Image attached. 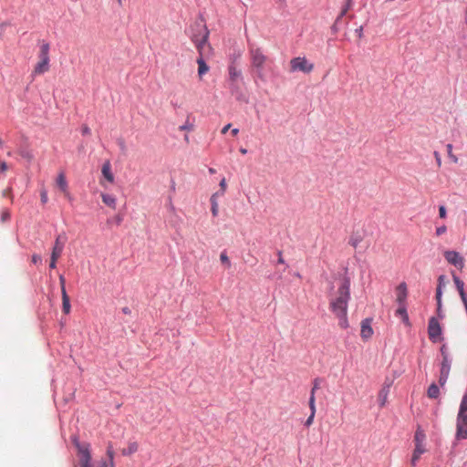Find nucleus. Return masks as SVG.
I'll return each instance as SVG.
<instances>
[{
    "mask_svg": "<svg viewBox=\"0 0 467 467\" xmlns=\"http://www.w3.org/2000/svg\"><path fill=\"white\" fill-rule=\"evenodd\" d=\"M350 300V279L344 277L329 302V308L341 328L348 327V306Z\"/></svg>",
    "mask_w": 467,
    "mask_h": 467,
    "instance_id": "nucleus-1",
    "label": "nucleus"
},
{
    "mask_svg": "<svg viewBox=\"0 0 467 467\" xmlns=\"http://www.w3.org/2000/svg\"><path fill=\"white\" fill-rule=\"evenodd\" d=\"M200 27V34L192 36V40L199 52V57L196 62L198 64V78L202 79V77L209 71L210 67L203 59V49L208 42L209 31L204 25H197Z\"/></svg>",
    "mask_w": 467,
    "mask_h": 467,
    "instance_id": "nucleus-2",
    "label": "nucleus"
},
{
    "mask_svg": "<svg viewBox=\"0 0 467 467\" xmlns=\"http://www.w3.org/2000/svg\"><path fill=\"white\" fill-rule=\"evenodd\" d=\"M49 48L50 47L47 42L43 41L40 45V49L38 53L39 61L34 67V75H41L49 70Z\"/></svg>",
    "mask_w": 467,
    "mask_h": 467,
    "instance_id": "nucleus-3",
    "label": "nucleus"
},
{
    "mask_svg": "<svg viewBox=\"0 0 467 467\" xmlns=\"http://www.w3.org/2000/svg\"><path fill=\"white\" fill-rule=\"evenodd\" d=\"M78 448V458L79 467H94L91 463V453L89 444L75 442Z\"/></svg>",
    "mask_w": 467,
    "mask_h": 467,
    "instance_id": "nucleus-4",
    "label": "nucleus"
},
{
    "mask_svg": "<svg viewBox=\"0 0 467 467\" xmlns=\"http://www.w3.org/2000/svg\"><path fill=\"white\" fill-rule=\"evenodd\" d=\"M250 57L252 66L255 67L258 74L261 75L265 63L266 61V57L264 55L263 51L259 47H251Z\"/></svg>",
    "mask_w": 467,
    "mask_h": 467,
    "instance_id": "nucleus-5",
    "label": "nucleus"
},
{
    "mask_svg": "<svg viewBox=\"0 0 467 467\" xmlns=\"http://www.w3.org/2000/svg\"><path fill=\"white\" fill-rule=\"evenodd\" d=\"M290 67L291 71H301L304 73H310L313 68L314 65L310 63L305 57H297L290 61Z\"/></svg>",
    "mask_w": 467,
    "mask_h": 467,
    "instance_id": "nucleus-6",
    "label": "nucleus"
},
{
    "mask_svg": "<svg viewBox=\"0 0 467 467\" xmlns=\"http://www.w3.org/2000/svg\"><path fill=\"white\" fill-rule=\"evenodd\" d=\"M428 334L430 339L433 343L439 342L442 339L441 327L435 317H431L429 320Z\"/></svg>",
    "mask_w": 467,
    "mask_h": 467,
    "instance_id": "nucleus-7",
    "label": "nucleus"
},
{
    "mask_svg": "<svg viewBox=\"0 0 467 467\" xmlns=\"http://www.w3.org/2000/svg\"><path fill=\"white\" fill-rule=\"evenodd\" d=\"M444 258L450 264L462 270L464 267V258L456 251L446 250L443 253Z\"/></svg>",
    "mask_w": 467,
    "mask_h": 467,
    "instance_id": "nucleus-8",
    "label": "nucleus"
},
{
    "mask_svg": "<svg viewBox=\"0 0 467 467\" xmlns=\"http://www.w3.org/2000/svg\"><path fill=\"white\" fill-rule=\"evenodd\" d=\"M56 183H57V186L58 187V189L64 194V196L70 201L72 199V197L68 191L67 182L66 180V176L63 171L58 173V175L57 177Z\"/></svg>",
    "mask_w": 467,
    "mask_h": 467,
    "instance_id": "nucleus-9",
    "label": "nucleus"
},
{
    "mask_svg": "<svg viewBox=\"0 0 467 467\" xmlns=\"http://www.w3.org/2000/svg\"><path fill=\"white\" fill-rule=\"evenodd\" d=\"M456 436L458 439H467V415L457 417Z\"/></svg>",
    "mask_w": 467,
    "mask_h": 467,
    "instance_id": "nucleus-10",
    "label": "nucleus"
},
{
    "mask_svg": "<svg viewBox=\"0 0 467 467\" xmlns=\"http://www.w3.org/2000/svg\"><path fill=\"white\" fill-rule=\"evenodd\" d=\"M396 302L398 305H406L408 288L405 282L400 283L395 289Z\"/></svg>",
    "mask_w": 467,
    "mask_h": 467,
    "instance_id": "nucleus-11",
    "label": "nucleus"
},
{
    "mask_svg": "<svg viewBox=\"0 0 467 467\" xmlns=\"http://www.w3.org/2000/svg\"><path fill=\"white\" fill-rule=\"evenodd\" d=\"M450 369L451 364L449 357H445L444 360H442L441 362V375L439 379V383L441 384V386H444V384L446 383L447 379L449 377Z\"/></svg>",
    "mask_w": 467,
    "mask_h": 467,
    "instance_id": "nucleus-12",
    "label": "nucleus"
},
{
    "mask_svg": "<svg viewBox=\"0 0 467 467\" xmlns=\"http://www.w3.org/2000/svg\"><path fill=\"white\" fill-rule=\"evenodd\" d=\"M371 320L368 318L364 319L361 322L360 336L364 340L370 338L373 335V329L370 325Z\"/></svg>",
    "mask_w": 467,
    "mask_h": 467,
    "instance_id": "nucleus-13",
    "label": "nucleus"
},
{
    "mask_svg": "<svg viewBox=\"0 0 467 467\" xmlns=\"http://www.w3.org/2000/svg\"><path fill=\"white\" fill-rule=\"evenodd\" d=\"M65 240H66V237L65 236L62 237L61 235H58L56 238L51 255H53L54 257H58V258L60 257L63 248H64Z\"/></svg>",
    "mask_w": 467,
    "mask_h": 467,
    "instance_id": "nucleus-14",
    "label": "nucleus"
},
{
    "mask_svg": "<svg viewBox=\"0 0 467 467\" xmlns=\"http://www.w3.org/2000/svg\"><path fill=\"white\" fill-rule=\"evenodd\" d=\"M426 451H427L426 446L415 445V448H414V451L412 453V457L410 460V464L413 467H415L417 465L418 461L420 459V456Z\"/></svg>",
    "mask_w": 467,
    "mask_h": 467,
    "instance_id": "nucleus-15",
    "label": "nucleus"
},
{
    "mask_svg": "<svg viewBox=\"0 0 467 467\" xmlns=\"http://www.w3.org/2000/svg\"><path fill=\"white\" fill-rule=\"evenodd\" d=\"M101 172H102V175L103 177L109 182H114V175L111 171V164L109 162V161H106L103 165H102V169H101Z\"/></svg>",
    "mask_w": 467,
    "mask_h": 467,
    "instance_id": "nucleus-16",
    "label": "nucleus"
},
{
    "mask_svg": "<svg viewBox=\"0 0 467 467\" xmlns=\"http://www.w3.org/2000/svg\"><path fill=\"white\" fill-rule=\"evenodd\" d=\"M426 435L420 426H418L414 434V444L420 446H425Z\"/></svg>",
    "mask_w": 467,
    "mask_h": 467,
    "instance_id": "nucleus-17",
    "label": "nucleus"
},
{
    "mask_svg": "<svg viewBox=\"0 0 467 467\" xmlns=\"http://www.w3.org/2000/svg\"><path fill=\"white\" fill-rule=\"evenodd\" d=\"M452 278H453V282L455 284V286L459 292V295L461 296V299L462 300H465V298H467V296L464 292V283L457 276L455 275L453 273H452Z\"/></svg>",
    "mask_w": 467,
    "mask_h": 467,
    "instance_id": "nucleus-18",
    "label": "nucleus"
},
{
    "mask_svg": "<svg viewBox=\"0 0 467 467\" xmlns=\"http://www.w3.org/2000/svg\"><path fill=\"white\" fill-rule=\"evenodd\" d=\"M228 73L232 82H235L241 77V70L237 68L234 62L229 65Z\"/></svg>",
    "mask_w": 467,
    "mask_h": 467,
    "instance_id": "nucleus-19",
    "label": "nucleus"
},
{
    "mask_svg": "<svg viewBox=\"0 0 467 467\" xmlns=\"http://www.w3.org/2000/svg\"><path fill=\"white\" fill-rule=\"evenodd\" d=\"M139 450V443L137 441H130L128 447L121 450V454L124 456H130L137 452Z\"/></svg>",
    "mask_w": 467,
    "mask_h": 467,
    "instance_id": "nucleus-20",
    "label": "nucleus"
},
{
    "mask_svg": "<svg viewBox=\"0 0 467 467\" xmlns=\"http://www.w3.org/2000/svg\"><path fill=\"white\" fill-rule=\"evenodd\" d=\"M309 408H310L311 413L305 422V425L306 427H309L313 424L314 418L316 415V404H315V399L313 397L309 398Z\"/></svg>",
    "mask_w": 467,
    "mask_h": 467,
    "instance_id": "nucleus-21",
    "label": "nucleus"
},
{
    "mask_svg": "<svg viewBox=\"0 0 467 467\" xmlns=\"http://www.w3.org/2000/svg\"><path fill=\"white\" fill-rule=\"evenodd\" d=\"M396 316L400 317L402 321L406 325H409V316H408V313H407L406 305H399V307L396 310Z\"/></svg>",
    "mask_w": 467,
    "mask_h": 467,
    "instance_id": "nucleus-22",
    "label": "nucleus"
},
{
    "mask_svg": "<svg viewBox=\"0 0 467 467\" xmlns=\"http://www.w3.org/2000/svg\"><path fill=\"white\" fill-rule=\"evenodd\" d=\"M102 202L109 207L116 209V198L107 193H101Z\"/></svg>",
    "mask_w": 467,
    "mask_h": 467,
    "instance_id": "nucleus-23",
    "label": "nucleus"
},
{
    "mask_svg": "<svg viewBox=\"0 0 467 467\" xmlns=\"http://www.w3.org/2000/svg\"><path fill=\"white\" fill-rule=\"evenodd\" d=\"M219 195V192H216V193H213L212 196H211V204H212V207H211V212H212V214L213 217H216L218 215V213H219V208H218V202H217V196Z\"/></svg>",
    "mask_w": 467,
    "mask_h": 467,
    "instance_id": "nucleus-24",
    "label": "nucleus"
},
{
    "mask_svg": "<svg viewBox=\"0 0 467 467\" xmlns=\"http://www.w3.org/2000/svg\"><path fill=\"white\" fill-rule=\"evenodd\" d=\"M62 296V309L65 314H69L71 306H70V300L69 296H67V292H64L61 294Z\"/></svg>",
    "mask_w": 467,
    "mask_h": 467,
    "instance_id": "nucleus-25",
    "label": "nucleus"
},
{
    "mask_svg": "<svg viewBox=\"0 0 467 467\" xmlns=\"http://www.w3.org/2000/svg\"><path fill=\"white\" fill-rule=\"evenodd\" d=\"M363 240V237L360 234L358 233H354L350 238H349V241H348V244L354 247V248H357L359 244L362 242Z\"/></svg>",
    "mask_w": 467,
    "mask_h": 467,
    "instance_id": "nucleus-26",
    "label": "nucleus"
},
{
    "mask_svg": "<svg viewBox=\"0 0 467 467\" xmlns=\"http://www.w3.org/2000/svg\"><path fill=\"white\" fill-rule=\"evenodd\" d=\"M445 275H440L438 278V285L436 289V299H440L442 296V287L445 285Z\"/></svg>",
    "mask_w": 467,
    "mask_h": 467,
    "instance_id": "nucleus-27",
    "label": "nucleus"
},
{
    "mask_svg": "<svg viewBox=\"0 0 467 467\" xmlns=\"http://www.w3.org/2000/svg\"><path fill=\"white\" fill-rule=\"evenodd\" d=\"M466 412H467V392L463 395V397L462 399L457 417L467 415Z\"/></svg>",
    "mask_w": 467,
    "mask_h": 467,
    "instance_id": "nucleus-28",
    "label": "nucleus"
},
{
    "mask_svg": "<svg viewBox=\"0 0 467 467\" xmlns=\"http://www.w3.org/2000/svg\"><path fill=\"white\" fill-rule=\"evenodd\" d=\"M440 394V389L438 388V386L436 384H431L429 389H428V391H427V395L429 398L431 399H436L438 398Z\"/></svg>",
    "mask_w": 467,
    "mask_h": 467,
    "instance_id": "nucleus-29",
    "label": "nucleus"
},
{
    "mask_svg": "<svg viewBox=\"0 0 467 467\" xmlns=\"http://www.w3.org/2000/svg\"><path fill=\"white\" fill-rule=\"evenodd\" d=\"M446 149H447V153H448V157L451 159V161L453 162V163H457L458 162V158L456 155H454L452 153V145L451 144H447L446 145Z\"/></svg>",
    "mask_w": 467,
    "mask_h": 467,
    "instance_id": "nucleus-30",
    "label": "nucleus"
},
{
    "mask_svg": "<svg viewBox=\"0 0 467 467\" xmlns=\"http://www.w3.org/2000/svg\"><path fill=\"white\" fill-rule=\"evenodd\" d=\"M387 396H388V389H383L379 392V405H380V407L385 406L386 401H387Z\"/></svg>",
    "mask_w": 467,
    "mask_h": 467,
    "instance_id": "nucleus-31",
    "label": "nucleus"
},
{
    "mask_svg": "<svg viewBox=\"0 0 467 467\" xmlns=\"http://www.w3.org/2000/svg\"><path fill=\"white\" fill-rule=\"evenodd\" d=\"M220 261L222 262V264L225 265L228 268L231 266L230 259H229L226 252H224V251L220 254Z\"/></svg>",
    "mask_w": 467,
    "mask_h": 467,
    "instance_id": "nucleus-32",
    "label": "nucleus"
},
{
    "mask_svg": "<svg viewBox=\"0 0 467 467\" xmlns=\"http://www.w3.org/2000/svg\"><path fill=\"white\" fill-rule=\"evenodd\" d=\"M350 7H351V0H347V3L345 5V6L342 8V10L337 17V20H339L341 17H343L348 13V11L349 10Z\"/></svg>",
    "mask_w": 467,
    "mask_h": 467,
    "instance_id": "nucleus-33",
    "label": "nucleus"
},
{
    "mask_svg": "<svg viewBox=\"0 0 467 467\" xmlns=\"http://www.w3.org/2000/svg\"><path fill=\"white\" fill-rule=\"evenodd\" d=\"M10 217H11V214H10L9 210L3 209L2 212H1V221H2V223H5V222L9 221Z\"/></svg>",
    "mask_w": 467,
    "mask_h": 467,
    "instance_id": "nucleus-34",
    "label": "nucleus"
},
{
    "mask_svg": "<svg viewBox=\"0 0 467 467\" xmlns=\"http://www.w3.org/2000/svg\"><path fill=\"white\" fill-rule=\"evenodd\" d=\"M19 154L28 161H32L33 159V154L29 150L21 149L19 150Z\"/></svg>",
    "mask_w": 467,
    "mask_h": 467,
    "instance_id": "nucleus-35",
    "label": "nucleus"
},
{
    "mask_svg": "<svg viewBox=\"0 0 467 467\" xmlns=\"http://www.w3.org/2000/svg\"><path fill=\"white\" fill-rule=\"evenodd\" d=\"M436 300H437V314L440 318H443L444 316L441 311V297L440 299H436Z\"/></svg>",
    "mask_w": 467,
    "mask_h": 467,
    "instance_id": "nucleus-36",
    "label": "nucleus"
},
{
    "mask_svg": "<svg viewBox=\"0 0 467 467\" xmlns=\"http://www.w3.org/2000/svg\"><path fill=\"white\" fill-rule=\"evenodd\" d=\"M226 187H227L226 180H225V178H223L220 182V189H221V192L219 193L220 195H223L224 192L226 191Z\"/></svg>",
    "mask_w": 467,
    "mask_h": 467,
    "instance_id": "nucleus-37",
    "label": "nucleus"
},
{
    "mask_svg": "<svg viewBox=\"0 0 467 467\" xmlns=\"http://www.w3.org/2000/svg\"><path fill=\"white\" fill-rule=\"evenodd\" d=\"M447 231V227L445 225H441L436 228V235L441 236L445 234Z\"/></svg>",
    "mask_w": 467,
    "mask_h": 467,
    "instance_id": "nucleus-38",
    "label": "nucleus"
},
{
    "mask_svg": "<svg viewBox=\"0 0 467 467\" xmlns=\"http://www.w3.org/2000/svg\"><path fill=\"white\" fill-rule=\"evenodd\" d=\"M446 215H447V211H446L445 206L441 205V206L439 207V216H440L441 219H444V218H446Z\"/></svg>",
    "mask_w": 467,
    "mask_h": 467,
    "instance_id": "nucleus-39",
    "label": "nucleus"
},
{
    "mask_svg": "<svg viewBox=\"0 0 467 467\" xmlns=\"http://www.w3.org/2000/svg\"><path fill=\"white\" fill-rule=\"evenodd\" d=\"M59 284H60V286H61V294L64 293V292H67L66 291V280H65V277L63 275L59 276Z\"/></svg>",
    "mask_w": 467,
    "mask_h": 467,
    "instance_id": "nucleus-40",
    "label": "nucleus"
},
{
    "mask_svg": "<svg viewBox=\"0 0 467 467\" xmlns=\"http://www.w3.org/2000/svg\"><path fill=\"white\" fill-rule=\"evenodd\" d=\"M317 389H318V383H317V380L316 379L314 382V386L311 389L310 398L313 397L316 400L315 393Z\"/></svg>",
    "mask_w": 467,
    "mask_h": 467,
    "instance_id": "nucleus-41",
    "label": "nucleus"
},
{
    "mask_svg": "<svg viewBox=\"0 0 467 467\" xmlns=\"http://www.w3.org/2000/svg\"><path fill=\"white\" fill-rule=\"evenodd\" d=\"M107 454L109 458V465H111V462H113V458H114V451L111 447H109L108 449Z\"/></svg>",
    "mask_w": 467,
    "mask_h": 467,
    "instance_id": "nucleus-42",
    "label": "nucleus"
},
{
    "mask_svg": "<svg viewBox=\"0 0 467 467\" xmlns=\"http://www.w3.org/2000/svg\"><path fill=\"white\" fill-rule=\"evenodd\" d=\"M57 259H58V257H54L53 255H51V260H50V264H49V267L51 269L56 268Z\"/></svg>",
    "mask_w": 467,
    "mask_h": 467,
    "instance_id": "nucleus-43",
    "label": "nucleus"
},
{
    "mask_svg": "<svg viewBox=\"0 0 467 467\" xmlns=\"http://www.w3.org/2000/svg\"><path fill=\"white\" fill-rule=\"evenodd\" d=\"M8 169L7 163L5 161H0V171L5 172Z\"/></svg>",
    "mask_w": 467,
    "mask_h": 467,
    "instance_id": "nucleus-44",
    "label": "nucleus"
},
{
    "mask_svg": "<svg viewBox=\"0 0 467 467\" xmlns=\"http://www.w3.org/2000/svg\"><path fill=\"white\" fill-rule=\"evenodd\" d=\"M41 261H42V258H41V256H40V255H38V254H34V255L32 256V263H33V264H38V263H40Z\"/></svg>",
    "mask_w": 467,
    "mask_h": 467,
    "instance_id": "nucleus-45",
    "label": "nucleus"
},
{
    "mask_svg": "<svg viewBox=\"0 0 467 467\" xmlns=\"http://www.w3.org/2000/svg\"><path fill=\"white\" fill-rule=\"evenodd\" d=\"M441 356H442V360H444L445 357H448L447 348H446L445 345L441 346Z\"/></svg>",
    "mask_w": 467,
    "mask_h": 467,
    "instance_id": "nucleus-46",
    "label": "nucleus"
},
{
    "mask_svg": "<svg viewBox=\"0 0 467 467\" xmlns=\"http://www.w3.org/2000/svg\"><path fill=\"white\" fill-rule=\"evenodd\" d=\"M81 131L83 135L90 134V129L87 125L82 126Z\"/></svg>",
    "mask_w": 467,
    "mask_h": 467,
    "instance_id": "nucleus-47",
    "label": "nucleus"
},
{
    "mask_svg": "<svg viewBox=\"0 0 467 467\" xmlns=\"http://www.w3.org/2000/svg\"><path fill=\"white\" fill-rule=\"evenodd\" d=\"M434 157H435V159H436L437 165H438L439 167H441V159L440 154H439L437 151H435V152H434Z\"/></svg>",
    "mask_w": 467,
    "mask_h": 467,
    "instance_id": "nucleus-48",
    "label": "nucleus"
},
{
    "mask_svg": "<svg viewBox=\"0 0 467 467\" xmlns=\"http://www.w3.org/2000/svg\"><path fill=\"white\" fill-rule=\"evenodd\" d=\"M357 36L361 38L363 36V26H359L356 29Z\"/></svg>",
    "mask_w": 467,
    "mask_h": 467,
    "instance_id": "nucleus-49",
    "label": "nucleus"
},
{
    "mask_svg": "<svg viewBox=\"0 0 467 467\" xmlns=\"http://www.w3.org/2000/svg\"><path fill=\"white\" fill-rule=\"evenodd\" d=\"M41 202L46 203L47 202V195L46 192H41Z\"/></svg>",
    "mask_w": 467,
    "mask_h": 467,
    "instance_id": "nucleus-50",
    "label": "nucleus"
},
{
    "mask_svg": "<svg viewBox=\"0 0 467 467\" xmlns=\"http://www.w3.org/2000/svg\"><path fill=\"white\" fill-rule=\"evenodd\" d=\"M230 128H231V124L229 123V124L225 125V126L222 129V131H221V132H222L223 134H225V133L228 131V130H229Z\"/></svg>",
    "mask_w": 467,
    "mask_h": 467,
    "instance_id": "nucleus-51",
    "label": "nucleus"
},
{
    "mask_svg": "<svg viewBox=\"0 0 467 467\" xmlns=\"http://www.w3.org/2000/svg\"><path fill=\"white\" fill-rule=\"evenodd\" d=\"M11 188H7L5 191H3V196H10L11 195Z\"/></svg>",
    "mask_w": 467,
    "mask_h": 467,
    "instance_id": "nucleus-52",
    "label": "nucleus"
},
{
    "mask_svg": "<svg viewBox=\"0 0 467 467\" xmlns=\"http://www.w3.org/2000/svg\"><path fill=\"white\" fill-rule=\"evenodd\" d=\"M278 263L279 264H285V260H284V258L282 256V252H280V251L278 252Z\"/></svg>",
    "mask_w": 467,
    "mask_h": 467,
    "instance_id": "nucleus-53",
    "label": "nucleus"
},
{
    "mask_svg": "<svg viewBox=\"0 0 467 467\" xmlns=\"http://www.w3.org/2000/svg\"><path fill=\"white\" fill-rule=\"evenodd\" d=\"M119 145L121 148V150H124L126 149L125 141L123 140L119 141Z\"/></svg>",
    "mask_w": 467,
    "mask_h": 467,
    "instance_id": "nucleus-54",
    "label": "nucleus"
},
{
    "mask_svg": "<svg viewBox=\"0 0 467 467\" xmlns=\"http://www.w3.org/2000/svg\"><path fill=\"white\" fill-rule=\"evenodd\" d=\"M231 132H232L233 136H236L239 133V130L238 129H233Z\"/></svg>",
    "mask_w": 467,
    "mask_h": 467,
    "instance_id": "nucleus-55",
    "label": "nucleus"
},
{
    "mask_svg": "<svg viewBox=\"0 0 467 467\" xmlns=\"http://www.w3.org/2000/svg\"><path fill=\"white\" fill-rule=\"evenodd\" d=\"M240 152H241L242 154H246V153H247V150H246V149H244V148H241V149H240Z\"/></svg>",
    "mask_w": 467,
    "mask_h": 467,
    "instance_id": "nucleus-56",
    "label": "nucleus"
},
{
    "mask_svg": "<svg viewBox=\"0 0 467 467\" xmlns=\"http://www.w3.org/2000/svg\"><path fill=\"white\" fill-rule=\"evenodd\" d=\"M187 129H188V127H187L186 125L181 126V127L179 128V130H187Z\"/></svg>",
    "mask_w": 467,
    "mask_h": 467,
    "instance_id": "nucleus-57",
    "label": "nucleus"
},
{
    "mask_svg": "<svg viewBox=\"0 0 467 467\" xmlns=\"http://www.w3.org/2000/svg\"><path fill=\"white\" fill-rule=\"evenodd\" d=\"M209 172H210L211 174H213V173H215V170H214L213 168H210V169H209Z\"/></svg>",
    "mask_w": 467,
    "mask_h": 467,
    "instance_id": "nucleus-58",
    "label": "nucleus"
},
{
    "mask_svg": "<svg viewBox=\"0 0 467 467\" xmlns=\"http://www.w3.org/2000/svg\"><path fill=\"white\" fill-rule=\"evenodd\" d=\"M4 144L3 140L0 139V147H2Z\"/></svg>",
    "mask_w": 467,
    "mask_h": 467,
    "instance_id": "nucleus-59",
    "label": "nucleus"
},
{
    "mask_svg": "<svg viewBox=\"0 0 467 467\" xmlns=\"http://www.w3.org/2000/svg\"><path fill=\"white\" fill-rule=\"evenodd\" d=\"M123 311H124V313H128L129 309L128 308H124Z\"/></svg>",
    "mask_w": 467,
    "mask_h": 467,
    "instance_id": "nucleus-60",
    "label": "nucleus"
},
{
    "mask_svg": "<svg viewBox=\"0 0 467 467\" xmlns=\"http://www.w3.org/2000/svg\"><path fill=\"white\" fill-rule=\"evenodd\" d=\"M110 467H114V463H113V462H111V465H110Z\"/></svg>",
    "mask_w": 467,
    "mask_h": 467,
    "instance_id": "nucleus-61",
    "label": "nucleus"
},
{
    "mask_svg": "<svg viewBox=\"0 0 467 467\" xmlns=\"http://www.w3.org/2000/svg\"><path fill=\"white\" fill-rule=\"evenodd\" d=\"M121 0H119V2L120 3Z\"/></svg>",
    "mask_w": 467,
    "mask_h": 467,
    "instance_id": "nucleus-62",
    "label": "nucleus"
}]
</instances>
